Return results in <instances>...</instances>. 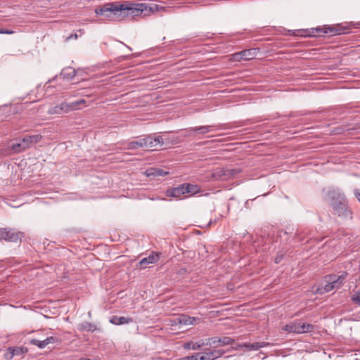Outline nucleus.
Instances as JSON below:
<instances>
[{
    "instance_id": "nucleus-24",
    "label": "nucleus",
    "mask_w": 360,
    "mask_h": 360,
    "mask_svg": "<svg viewBox=\"0 0 360 360\" xmlns=\"http://www.w3.org/2000/svg\"><path fill=\"white\" fill-rule=\"evenodd\" d=\"M146 174L148 176H164L169 174V172L160 168H150L146 170Z\"/></svg>"
},
{
    "instance_id": "nucleus-3",
    "label": "nucleus",
    "mask_w": 360,
    "mask_h": 360,
    "mask_svg": "<svg viewBox=\"0 0 360 360\" xmlns=\"http://www.w3.org/2000/svg\"><path fill=\"white\" fill-rule=\"evenodd\" d=\"M164 144L163 138L156 134L145 136L137 141H132L127 143V149L136 150L140 148H155Z\"/></svg>"
},
{
    "instance_id": "nucleus-35",
    "label": "nucleus",
    "mask_w": 360,
    "mask_h": 360,
    "mask_svg": "<svg viewBox=\"0 0 360 360\" xmlns=\"http://www.w3.org/2000/svg\"><path fill=\"white\" fill-rule=\"evenodd\" d=\"M77 38H78V35L76 33H75V34H72L69 37H68L66 38V41H69L71 39H77Z\"/></svg>"
},
{
    "instance_id": "nucleus-29",
    "label": "nucleus",
    "mask_w": 360,
    "mask_h": 360,
    "mask_svg": "<svg viewBox=\"0 0 360 360\" xmlns=\"http://www.w3.org/2000/svg\"><path fill=\"white\" fill-rule=\"evenodd\" d=\"M85 103H86V100L82 98V99L77 100L76 101L69 103V106H70V110L72 111V110L79 109L80 105H83Z\"/></svg>"
},
{
    "instance_id": "nucleus-37",
    "label": "nucleus",
    "mask_w": 360,
    "mask_h": 360,
    "mask_svg": "<svg viewBox=\"0 0 360 360\" xmlns=\"http://www.w3.org/2000/svg\"><path fill=\"white\" fill-rule=\"evenodd\" d=\"M13 33H14V31H13V30L4 29V34H11Z\"/></svg>"
},
{
    "instance_id": "nucleus-13",
    "label": "nucleus",
    "mask_w": 360,
    "mask_h": 360,
    "mask_svg": "<svg viewBox=\"0 0 360 360\" xmlns=\"http://www.w3.org/2000/svg\"><path fill=\"white\" fill-rule=\"evenodd\" d=\"M56 338L54 337H48L44 340H39L36 338H32L30 340V344L32 345L37 346L40 349L45 348L49 344L54 343L56 341Z\"/></svg>"
},
{
    "instance_id": "nucleus-15",
    "label": "nucleus",
    "mask_w": 360,
    "mask_h": 360,
    "mask_svg": "<svg viewBox=\"0 0 360 360\" xmlns=\"http://www.w3.org/2000/svg\"><path fill=\"white\" fill-rule=\"evenodd\" d=\"M216 125H205L200 127H191L188 129L189 132H195L197 134H205L214 130Z\"/></svg>"
},
{
    "instance_id": "nucleus-34",
    "label": "nucleus",
    "mask_w": 360,
    "mask_h": 360,
    "mask_svg": "<svg viewBox=\"0 0 360 360\" xmlns=\"http://www.w3.org/2000/svg\"><path fill=\"white\" fill-rule=\"evenodd\" d=\"M212 338H206L205 340H203V346L204 345H206V346H211L214 348V344H213V340H211Z\"/></svg>"
},
{
    "instance_id": "nucleus-23",
    "label": "nucleus",
    "mask_w": 360,
    "mask_h": 360,
    "mask_svg": "<svg viewBox=\"0 0 360 360\" xmlns=\"http://www.w3.org/2000/svg\"><path fill=\"white\" fill-rule=\"evenodd\" d=\"M178 319L179 323L185 326L195 325L197 323V321L198 320V318L191 317L185 314L180 316Z\"/></svg>"
},
{
    "instance_id": "nucleus-8",
    "label": "nucleus",
    "mask_w": 360,
    "mask_h": 360,
    "mask_svg": "<svg viewBox=\"0 0 360 360\" xmlns=\"http://www.w3.org/2000/svg\"><path fill=\"white\" fill-rule=\"evenodd\" d=\"M24 237V233L18 231L14 229L0 228V240H4L8 242L18 243Z\"/></svg>"
},
{
    "instance_id": "nucleus-32",
    "label": "nucleus",
    "mask_w": 360,
    "mask_h": 360,
    "mask_svg": "<svg viewBox=\"0 0 360 360\" xmlns=\"http://www.w3.org/2000/svg\"><path fill=\"white\" fill-rule=\"evenodd\" d=\"M230 60L232 61H236V62L242 60L243 58H242V55H241V51L232 54L231 56Z\"/></svg>"
},
{
    "instance_id": "nucleus-14",
    "label": "nucleus",
    "mask_w": 360,
    "mask_h": 360,
    "mask_svg": "<svg viewBox=\"0 0 360 360\" xmlns=\"http://www.w3.org/2000/svg\"><path fill=\"white\" fill-rule=\"evenodd\" d=\"M269 345V343L266 342H255V343H243L241 345H238L236 347V349L245 347L250 351H256L260 348L265 347L268 346Z\"/></svg>"
},
{
    "instance_id": "nucleus-19",
    "label": "nucleus",
    "mask_w": 360,
    "mask_h": 360,
    "mask_svg": "<svg viewBox=\"0 0 360 360\" xmlns=\"http://www.w3.org/2000/svg\"><path fill=\"white\" fill-rule=\"evenodd\" d=\"M159 259V255L154 252H152L149 255L148 257L143 258L139 264L141 268H146V266L149 264H154L157 262Z\"/></svg>"
},
{
    "instance_id": "nucleus-12",
    "label": "nucleus",
    "mask_w": 360,
    "mask_h": 360,
    "mask_svg": "<svg viewBox=\"0 0 360 360\" xmlns=\"http://www.w3.org/2000/svg\"><path fill=\"white\" fill-rule=\"evenodd\" d=\"M211 340H213L214 348L231 345L235 342L234 339L226 336L222 338L212 337Z\"/></svg>"
},
{
    "instance_id": "nucleus-30",
    "label": "nucleus",
    "mask_w": 360,
    "mask_h": 360,
    "mask_svg": "<svg viewBox=\"0 0 360 360\" xmlns=\"http://www.w3.org/2000/svg\"><path fill=\"white\" fill-rule=\"evenodd\" d=\"M11 148L15 153H20L26 150V148H24V145H22V140H20L19 143H13L11 146Z\"/></svg>"
},
{
    "instance_id": "nucleus-10",
    "label": "nucleus",
    "mask_w": 360,
    "mask_h": 360,
    "mask_svg": "<svg viewBox=\"0 0 360 360\" xmlns=\"http://www.w3.org/2000/svg\"><path fill=\"white\" fill-rule=\"evenodd\" d=\"M241 171L238 168L234 169H218L214 173V176L215 177H224V179H228L231 176H233Z\"/></svg>"
},
{
    "instance_id": "nucleus-25",
    "label": "nucleus",
    "mask_w": 360,
    "mask_h": 360,
    "mask_svg": "<svg viewBox=\"0 0 360 360\" xmlns=\"http://www.w3.org/2000/svg\"><path fill=\"white\" fill-rule=\"evenodd\" d=\"M203 346V340H199L196 342H187L183 345V347L186 349L198 350Z\"/></svg>"
},
{
    "instance_id": "nucleus-6",
    "label": "nucleus",
    "mask_w": 360,
    "mask_h": 360,
    "mask_svg": "<svg viewBox=\"0 0 360 360\" xmlns=\"http://www.w3.org/2000/svg\"><path fill=\"white\" fill-rule=\"evenodd\" d=\"M347 273L343 272L342 274L337 275H327L325 276V282L326 283L324 285L319 287L316 292L319 294H324L330 292L334 289L339 288L342 284L344 280L346 278Z\"/></svg>"
},
{
    "instance_id": "nucleus-21",
    "label": "nucleus",
    "mask_w": 360,
    "mask_h": 360,
    "mask_svg": "<svg viewBox=\"0 0 360 360\" xmlns=\"http://www.w3.org/2000/svg\"><path fill=\"white\" fill-rule=\"evenodd\" d=\"M133 319L130 317L112 316L110 322L114 325H122L131 323Z\"/></svg>"
},
{
    "instance_id": "nucleus-36",
    "label": "nucleus",
    "mask_w": 360,
    "mask_h": 360,
    "mask_svg": "<svg viewBox=\"0 0 360 360\" xmlns=\"http://www.w3.org/2000/svg\"><path fill=\"white\" fill-rule=\"evenodd\" d=\"M354 195L357 200L360 202V190L356 189L354 191Z\"/></svg>"
},
{
    "instance_id": "nucleus-40",
    "label": "nucleus",
    "mask_w": 360,
    "mask_h": 360,
    "mask_svg": "<svg viewBox=\"0 0 360 360\" xmlns=\"http://www.w3.org/2000/svg\"><path fill=\"white\" fill-rule=\"evenodd\" d=\"M79 32L84 33V31L82 30H79Z\"/></svg>"
},
{
    "instance_id": "nucleus-16",
    "label": "nucleus",
    "mask_w": 360,
    "mask_h": 360,
    "mask_svg": "<svg viewBox=\"0 0 360 360\" xmlns=\"http://www.w3.org/2000/svg\"><path fill=\"white\" fill-rule=\"evenodd\" d=\"M27 352V349L25 347H9L6 354L8 359H12L14 356H20Z\"/></svg>"
},
{
    "instance_id": "nucleus-18",
    "label": "nucleus",
    "mask_w": 360,
    "mask_h": 360,
    "mask_svg": "<svg viewBox=\"0 0 360 360\" xmlns=\"http://www.w3.org/2000/svg\"><path fill=\"white\" fill-rule=\"evenodd\" d=\"M184 194V187L183 184L177 187L168 189L166 191V195L168 197L179 198Z\"/></svg>"
},
{
    "instance_id": "nucleus-20",
    "label": "nucleus",
    "mask_w": 360,
    "mask_h": 360,
    "mask_svg": "<svg viewBox=\"0 0 360 360\" xmlns=\"http://www.w3.org/2000/svg\"><path fill=\"white\" fill-rule=\"evenodd\" d=\"M184 187V193L189 194L190 195H193L198 194L201 192L200 187L196 184H191L188 183L183 184Z\"/></svg>"
},
{
    "instance_id": "nucleus-39",
    "label": "nucleus",
    "mask_w": 360,
    "mask_h": 360,
    "mask_svg": "<svg viewBox=\"0 0 360 360\" xmlns=\"http://www.w3.org/2000/svg\"><path fill=\"white\" fill-rule=\"evenodd\" d=\"M0 34H4V29H0Z\"/></svg>"
},
{
    "instance_id": "nucleus-17",
    "label": "nucleus",
    "mask_w": 360,
    "mask_h": 360,
    "mask_svg": "<svg viewBox=\"0 0 360 360\" xmlns=\"http://www.w3.org/2000/svg\"><path fill=\"white\" fill-rule=\"evenodd\" d=\"M225 353V351L223 349H214L209 350V352H204V357L206 360H215L221 356H222Z\"/></svg>"
},
{
    "instance_id": "nucleus-33",
    "label": "nucleus",
    "mask_w": 360,
    "mask_h": 360,
    "mask_svg": "<svg viewBox=\"0 0 360 360\" xmlns=\"http://www.w3.org/2000/svg\"><path fill=\"white\" fill-rule=\"evenodd\" d=\"M284 253L282 252H280L277 254L276 257H275L274 262L276 264H279L282 259H283Z\"/></svg>"
},
{
    "instance_id": "nucleus-22",
    "label": "nucleus",
    "mask_w": 360,
    "mask_h": 360,
    "mask_svg": "<svg viewBox=\"0 0 360 360\" xmlns=\"http://www.w3.org/2000/svg\"><path fill=\"white\" fill-rule=\"evenodd\" d=\"M98 329L96 324L84 321L78 326V330L81 332H94Z\"/></svg>"
},
{
    "instance_id": "nucleus-7",
    "label": "nucleus",
    "mask_w": 360,
    "mask_h": 360,
    "mask_svg": "<svg viewBox=\"0 0 360 360\" xmlns=\"http://www.w3.org/2000/svg\"><path fill=\"white\" fill-rule=\"evenodd\" d=\"M314 328V325L300 321H295L283 327V330L286 332L298 334L309 333L312 331Z\"/></svg>"
},
{
    "instance_id": "nucleus-11",
    "label": "nucleus",
    "mask_w": 360,
    "mask_h": 360,
    "mask_svg": "<svg viewBox=\"0 0 360 360\" xmlns=\"http://www.w3.org/2000/svg\"><path fill=\"white\" fill-rule=\"evenodd\" d=\"M41 139L42 136L41 134H34L25 136L21 140L22 141V145H24V148L27 149L30 148L33 143H39Z\"/></svg>"
},
{
    "instance_id": "nucleus-2",
    "label": "nucleus",
    "mask_w": 360,
    "mask_h": 360,
    "mask_svg": "<svg viewBox=\"0 0 360 360\" xmlns=\"http://www.w3.org/2000/svg\"><path fill=\"white\" fill-rule=\"evenodd\" d=\"M330 205L339 217L345 219L352 218V212L349 209L347 200L343 193L339 190H330L327 193Z\"/></svg>"
},
{
    "instance_id": "nucleus-38",
    "label": "nucleus",
    "mask_w": 360,
    "mask_h": 360,
    "mask_svg": "<svg viewBox=\"0 0 360 360\" xmlns=\"http://www.w3.org/2000/svg\"><path fill=\"white\" fill-rule=\"evenodd\" d=\"M79 360H91V359H88V358H81Z\"/></svg>"
},
{
    "instance_id": "nucleus-31",
    "label": "nucleus",
    "mask_w": 360,
    "mask_h": 360,
    "mask_svg": "<svg viewBox=\"0 0 360 360\" xmlns=\"http://www.w3.org/2000/svg\"><path fill=\"white\" fill-rule=\"evenodd\" d=\"M351 299L353 302L360 305V289L352 295Z\"/></svg>"
},
{
    "instance_id": "nucleus-28",
    "label": "nucleus",
    "mask_w": 360,
    "mask_h": 360,
    "mask_svg": "<svg viewBox=\"0 0 360 360\" xmlns=\"http://www.w3.org/2000/svg\"><path fill=\"white\" fill-rule=\"evenodd\" d=\"M178 360H206L204 355H200V353H195L191 356H186L179 359Z\"/></svg>"
},
{
    "instance_id": "nucleus-26",
    "label": "nucleus",
    "mask_w": 360,
    "mask_h": 360,
    "mask_svg": "<svg viewBox=\"0 0 360 360\" xmlns=\"http://www.w3.org/2000/svg\"><path fill=\"white\" fill-rule=\"evenodd\" d=\"M75 75V70L70 67L63 69L60 72V76L63 77V78L68 79L74 78Z\"/></svg>"
},
{
    "instance_id": "nucleus-9",
    "label": "nucleus",
    "mask_w": 360,
    "mask_h": 360,
    "mask_svg": "<svg viewBox=\"0 0 360 360\" xmlns=\"http://www.w3.org/2000/svg\"><path fill=\"white\" fill-rule=\"evenodd\" d=\"M70 111L69 103L63 102L58 105L51 107L48 110V113L50 115H62Z\"/></svg>"
},
{
    "instance_id": "nucleus-1",
    "label": "nucleus",
    "mask_w": 360,
    "mask_h": 360,
    "mask_svg": "<svg viewBox=\"0 0 360 360\" xmlns=\"http://www.w3.org/2000/svg\"><path fill=\"white\" fill-rule=\"evenodd\" d=\"M119 6L121 20L129 17L140 16L143 13L144 15H148L150 13L157 12L159 8L155 4L136 3L131 1L120 3Z\"/></svg>"
},
{
    "instance_id": "nucleus-27",
    "label": "nucleus",
    "mask_w": 360,
    "mask_h": 360,
    "mask_svg": "<svg viewBox=\"0 0 360 360\" xmlns=\"http://www.w3.org/2000/svg\"><path fill=\"white\" fill-rule=\"evenodd\" d=\"M243 60H248L255 58L256 49H246L241 51Z\"/></svg>"
},
{
    "instance_id": "nucleus-5",
    "label": "nucleus",
    "mask_w": 360,
    "mask_h": 360,
    "mask_svg": "<svg viewBox=\"0 0 360 360\" xmlns=\"http://www.w3.org/2000/svg\"><path fill=\"white\" fill-rule=\"evenodd\" d=\"M120 2H110L103 4L101 8L95 9V13L103 16L105 20L120 21Z\"/></svg>"
},
{
    "instance_id": "nucleus-4",
    "label": "nucleus",
    "mask_w": 360,
    "mask_h": 360,
    "mask_svg": "<svg viewBox=\"0 0 360 360\" xmlns=\"http://www.w3.org/2000/svg\"><path fill=\"white\" fill-rule=\"evenodd\" d=\"M345 33L342 29L333 26H325L323 27H316L306 30L292 31V35L301 37H321L325 34L332 36Z\"/></svg>"
}]
</instances>
